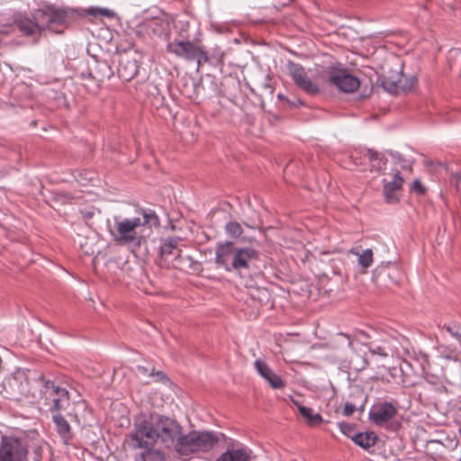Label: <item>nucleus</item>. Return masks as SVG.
I'll use <instances>...</instances> for the list:
<instances>
[{
	"label": "nucleus",
	"instance_id": "473e14b6",
	"mask_svg": "<svg viewBox=\"0 0 461 461\" xmlns=\"http://www.w3.org/2000/svg\"><path fill=\"white\" fill-rule=\"evenodd\" d=\"M93 178V173L89 171L79 172L77 176H75V179L82 185H87Z\"/></svg>",
	"mask_w": 461,
	"mask_h": 461
},
{
	"label": "nucleus",
	"instance_id": "6e6552de",
	"mask_svg": "<svg viewBox=\"0 0 461 461\" xmlns=\"http://www.w3.org/2000/svg\"><path fill=\"white\" fill-rule=\"evenodd\" d=\"M367 339H371V337L366 332H360L359 339L362 340V344L367 348L368 352L371 356H378L381 357H387L390 354H393L395 346L393 345V339L388 336H384L379 339H370L366 340Z\"/></svg>",
	"mask_w": 461,
	"mask_h": 461
},
{
	"label": "nucleus",
	"instance_id": "4468645a",
	"mask_svg": "<svg viewBox=\"0 0 461 461\" xmlns=\"http://www.w3.org/2000/svg\"><path fill=\"white\" fill-rule=\"evenodd\" d=\"M254 366L258 375L264 378L272 388L281 389L285 387V383L282 378L276 375L264 360L260 358L256 359Z\"/></svg>",
	"mask_w": 461,
	"mask_h": 461
},
{
	"label": "nucleus",
	"instance_id": "412c9836",
	"mask_svg": "<svg viewBox=\"0 0 461 461\" xmlns=\"http://www.w3.org/2000/svg\"><path fill=\"white\" fill-rule=\"evenodd\" d=\"M376 440L377 436L373 431L355 433L353 438V442L364 449H368L373 447Z\"/></svg>",
	"mask_w": 461,
	"mask_h": 461
},
{
	"label": "nucleus",
	"instance_id": "49530a36",
	"mask_svg": "<svg viewBox=\"0 0 461 461\" xmlns=\"http://www.w3.org/2000/svg\"><path fill=\"white\" fill-rule=\"evenodd\" d=\"M92 216V213L88 212L87 214H86V217H91Z\"/></svg>",
	"mask_w": 461,
	"mask_h": 461
},
{
	"label": "nucleus",
	"instance_id": "79ce46f5",
	"mask_svg": "<svg viewBox=\"0 0 461 461\" xmlns=\"http://www.w3.org/2000/svg\"><path fill=\"white\" fill-rule=\"evenodd\" d=\"M337 336L339 338L344 339L347 341L348 346L351 345V340L348 335H346L344 333H339Z\"/></svg>",
	"mask_w": 461,
	"mask_h": 461
},
{
	"label": "nucleus",
	"instance_id": "e433bc0d",
	"mask_svg": "<svg viewBox=\"0 0 461 461\" xmlns=\"http://www.w3.org/2000/svg\"><path fill=\"white\" fill-rule=\"evenodd\" d=\"M412 189L415 190L417 193L422 194L425 193V188L422 185L421 182L418 179L414 180L412 183Z\"/></svg>",
	"mask_w": 461,
	"mask_h": 461
},
{
	"label": "nucleus",
	"instance_id": "b1692460",
	"mask_svg": "<svg viewBox=\"0 0 461 461\" xmlns=\"http://www.w3.org/2000/svg\"><path fill=\"white\" fill-rule=\"evenodd\" d=\"M365 158L368 159L371 163V167L375 170L383 169L387 162V159L383 155L373 149H366Z\"/></svg>",
	"mask_w": 461,
	"mask_h": 461
},
{
	"label": "nucleus",
	"instance_id": "a211bd4d",
	"mask_svg": "<svg viewBox=\"0 0 461 461\" xmlns=\"http://www.w3.org/2000/svg\"><path fill=\"white\" fill-rule=\"evenodd\" d=\"M139 72V64L134 59H122L119 63L118 76L122 80L130 81Z\"/></svg>",
	"mask_w": 461,
	"mask_h": 461
},
{
	"label": "nucleus",
	"instance_id": "72a5a7b5",
	"mask_svg": "<svg viewBox=\"0 0 461 461\" xmlns=\"http://www.w3.org/2000/svg\"><path fill=\"white\" fill-rule=\"evenodd\" d=\"M180 261L184 265H187L191 270L195 271L197 267L200 266V264L193 258L191 256H185L181 257L179 256Z\"/></svg>",
	"mask_w": 461,
	"mask_h": 461
},
{
	"label": "nucleus",
	"instance_id": "c85d7f7f",
	"mask_svg": "<svg viewBox=\"0 0 461 461\" xmlns=\"http://www.w3.org/2000/svg\"><path fill=\"white\" fill-rule=\"evenodd\" d=\"M445 329L453 338L461 343V326L456 322L445 323Z\"/></svg>",
	"mask_w": 461,
	"mask_h": 461
},
{
	"label": "nucleus",
	"instance_id": "bb28decb",
	"mask_svg": "<svg viewBox=\"0 0 461 461\" xmlns=\"http://www.w3.org/2000/svg\"><path fill=\"white\" fill-rule=\"evenodd\" d=\"M437 351L446 359L452 360L454 362L459 361V357L455 348H450L446 345H438L437 347Z\"/></svg>",
	"mask_w": 461,
	"mask_h": 461
},
{
	"label": "nucleus",
	"instance_id": "f3484780",
	"mask_svg": "<svg viewBox=\"0 0 461 461\" xmlns=\"http://www.w3.org/2000/svg\"><path fill=\"white\" fill-rule=\"evenodd\" d=\"M52 421L55 425V429L60 438L65 444H68V442L72 439V429L68 421L65 419V417L59 414L52 415Z\"/></svg>",
	"mask_w": 461,
	"mask_h": 461
},
{
	"label": "nucleus",
	"instance_id": "6ab92c4d",
	"mask_svg": "<svg viewBox=\"0 0 461 461\" xmlns=\"http://www.w3.org/2000/svg\"><path fill=\"white\" fill-rule=\"evenodd\" d=\"M181 241L180 238L177 237H168L164 239L161 241L159 247V252L162 257H167L169 255H174L176 258H179V249L178 244Z\"/></svg>",
	"mask_w": 461,
	"mask_h": 461
},
{
	"label": "nucleus",
	"instance_id": "c03bdc74",
	"mask_svg": "<svg viewBox=\"0 0 461 461\" xmlns=\"http://www.w3.org/2000/svg\"><path fill=\"white\" fill-rule=\"evenodd\" d=\"M100 66L107 68V64L106 63H101Z\"/></svg>",
	"mask_w": 461,
	"mask_h": 461
},
{
	"label": "nucleus",
	"instance_id": "0eeeda50",
	"mask_svg": "<svg viewBox=\"0 0 461 461\" xmlns=\"http://www.w3.org/2000/svg\"><path fill=\"white\" fill-rule=\"evenodd\" d=\"M28 450L23 442L12 436H3L0 443V461H24Z\"/></svg>",
	"mask_w": 461,
	"mask_h": 461
},
{
	"label": "nucleus",
	"instance_id": "4be33fe9",
	"mask_svg": "<svg viewBox=\"0 0 461 461\" xmlns=\"http://www.w3.org/2000/svg\"><path fill=\"white\" fill-rule=\"evenodd\" d=\"M366 402V398L363 395V393H359V396L357 397L354 402H346L342 410V414L344 416H350L355 411H359L362 413L365 410V404Z\"/></svg>",
	"mask_w": 461,
	"mask_h": 461
},
{
	"label": "nucleus",
	"instance_id": "cd10ccee",
	"mask_svg": "<svg viewBox=\"0 0 461 461\" xmlns=\"http://www.w3.org/2000/svg\"><path fill=\"white\" fill-rule=\"evenodd\" d=\"M47 23H42L43 25H49L50 27H47L46 30L51 29L52 23H63L66 20V14L65 12L61 10H56L50 14L46 15Z\"/></svg>",
	"mask_w": 461,
	"mask_h": 461
},
{
	"label": "nucleus",
	"instance_id": "c9c22d12",
	"mask_svg": "<svg viewBox=\"0 0 461 461\" xmlns=\"http://www.w3.org/2000/svg\"><path fill=\"white\" fill-rule=\"evenodd\" d=\"M137 371L140 375H143L144 377L153 376L154 375V368L149 369V367L143 366H138Z\"/></svg>",
	"mask_w": 461,
	"mask_h": 461
},
{
	"label": "nucleus",
	"instance_id": "5701e85b",
	"mask_svg": "<svg viewBox=\"0 0 461 461\" xmlns=\"http://www.w3.org/2000/svg\"><path fill=\"white\" fill-rule=\"evenodd\" d=\"M321 397L328 400L327 406L330 407V411L334 412H339L340 404L336 396V393L334 387L331 385L324 386L321 389Z\"/></svg>",
	"mask_w": 461,
	"mask_h": 461
},
{
	"label": "nucleus",
	"instance_id": "2eb2a0df",
	"mask_svg": "<svg viewBox=\"0 0 461 461\" xmlns=\"http://www.w3.org/2000/svg\"><path fill=\"white\" fill-rule=\"evenodd\" d=\"M402 184L403 178L402 177L400 172H396L393 180L390 182H386L384 179L383 194L387 203H395L398 202V197L395 192L402 188Z\"/></svg>",
	"mask_w": 461,
	"mask_h": 461
},
{
	"label": "nucleus",
	"instance_id": "1a4fd4ad",
	"mask_svg": "<svg viewBox=\"0 0 461 461\" xmlns=\"http://www.w3.org/2000/svg\"><path fill=\"white\" fill-rule=\"evenodd\" d=\"M369 419L376 426L383 427L397 414V405L391 402H381L373 405Z\"/></svg>",
	"mask_w": 461,
	"mask_h": 461
},
{
	"label": "nucleus",
	"instance_id": "9b49d317",
	"mask_svg": "<svg viewBox=\"0 0 461 461\" xmlns=\"http://www.w3.org/2000/svg\"><path fill=\"white\" fill-rule=\"evenodd\" d=\"M251 454L252 451L249 447L240 442H231L215 461H250Z\"/></svg>",
	"mask_w": 461,
	"mask_h": 461
},
{
	"label": "nucleus",
	"instance_id": "39448f33",
	"mask_svg": "<svg viewBox=\"0 0 461 461\" xmlns=\"http://www.w3.org/2000/svg\"><path fill=\"white\" fill-rule=\"evenodd\" d=\"M41 393L44 399L43 404L52 415L61 413L70 402L69 392L64 387L56 385L50 380L44 381Z\"/></svg>",
	"mask_w": 461,
	"mask_h": 461
},
{
	"label": "nucleus",
	"instance_id": "58836bf2",
	"mask_svg": "<svg viewBox=\"0 0 461 461\" xmlns=\"http://www.w3.org/2000/svg\"><path fill=\"white\" fill-rule=\"evenodd\" d=\"M288 106H297L299 104H301V101L298 98L289 99L288 97L285 98V101Z\"/></svg>",
	"mask_w": 461,
	"mask_h": 461
},
{
	"label": "nucleus",
	"instance_id": "a18cd8bd",
	"mask_svg": "<svg viewBox=\"0 0 461 461\" xmlns=\"http://www.w3.org/2000/svg\"><path fill=\"white\" fill-rule=\"evenodd\" d=\"M318 419H319V422L322 421V418H321V416L320 414L318 416Z\"/></svg>",
	"mask_w": 461,
	"mask_h": 461
},
{
	"label": "nucleus",
	"instance_id": "7ed1b4c3",
	"mask_svg": "<svg viewBox=\"0 0 461 461\" xmlns=\"http://www.w3.org/2000/svg\"><path fill=\"white\" fill-rule=\"evenodd\" d=\"M139 214L132 218L120 219L118 216L113 218L116 231H111V234L114 240L124 244L136 243L137 228L145 226L151 229L159 226V218L152 209H140Z\"/></svg>",
	"mask_w": 461,
	"mask_h": 461
},
{
	"label": "nucleus",
	"instance_id": "37998d69",
	"mask_svg": "<svg viewBox=\"0 0 461 461\" xmlns=\"http://www.w3.org/2000/svg\"><path fill=\"white\" fill-rule=\"evenodd\" d=\"M277 98H278L279 100H281V101H285L286 96H285V95H284L283 94H280V93H279V94L277 95Z\"/></svg>",
	"mask_w": 461,
	"mask_h": 461
},
{
	"label": "nucleus",
	"instance_id": "a19ab883",
	"mask_svg": "<svg viewBox=\"0 0 461 461\" xmlns=\"http://www.w3.org/2000/svg\"><path fill=\"white\" fill-rule=\"evenodd\" d=\"M452 57L459 58L460 59V69H461V51L459 50H452L449 52V59Z\"/></svg>",
	"mask_w": 461,
	"mask_h": 461
},
{
	"label": "nucleus",
	"instance_id": "423d86ee",
	"mask_svg": "<svg viewBox=\"0 0 461 461\" xmlns=\"http://www.w3.org/2000/svg\"><path fill=\"white\" fill-rule=\"evenodd\" d=\"M167 50L186 61H194L197 65V69L203 63L209 61L205 49L190 41L175 40L170 41L167 44Z\"/></svg>",
	"mask_w": 461,
	"mask_h": 461
},
{
	"label": "nucleus",
	"instance_id": "c756f323",
	"mask_svg": "<svg viewBox=\"0 0 461 461\" xmlns=\"http://www.w3.org/2000/svg\"><path fill=\"white\" fill-rule=\"evenodd\" d=\"M225 230L227 234L232 238H239L243 232L241 225L237 221H229Z\"/></svg>",
	"mask_w": 461,
	"mask_h": 461
},
{
	"label": "nucleus",
	"instance_id": "de8ad7c7",
	"mask_svg": "<svg viewBox=\"0 0 461 461\" xmlns=\"http://www.w3.org/2000/svg\"><path fill=\"white\" fill-rule=\"evenodd\" d=\"M456 363H459L461 365V359L459 358V361H457Z\"/></svg>",
	"mask_w": 461,
	"mask_h": 461
},
{
	"label": "nucleus",
	"instance_id": "dca6fc26",
	"mask_svg": "<svg viewBox=\"0 0 461 461\" xmlns=\"http://www.w3.org/2000/svg\"><path fill=\"white\" fill-rule=\"evenodd\" d=\"M233 247L231 243L219 246L215 253V264L227 272L232 271L231 260L233 258Z\"/></svg>",
	"mask_w": 461,
	"mask_h": 461
},
{
	"label": "nucleus",
	"instance_id": "393cba45",
	"mask_svg": "<svg viewBox=\"0 0 461 461\" xmlns=\"http://www.w3.org/2000/svg\"><path fill=\"white\" fill-rule=\"evenodd\" d=\"M369 365L366 355L360 356L358 354L354 355L349 361V367L356 371L360 372L366 369Z\"/></svg>",
	"mask_w": 461,
	"mask_h": 461
},
{
	"label": "nucleus",
	"instance_id": "f704fd0d",
	"mask_svg": "<svg viewBox=\"0 0 461 461\" xmlns=\"http://www.w3.org/2000/svg\"><path fill=\"white\" fill-rule=\"evenodd\" d=\"M449 181L450 185L454 186L456 191H461V175L459 173H452Z\"/></svg>",
	"mask_w": 461,
	"mask_h": 461
},
{
	"label": "nucleus",
	"instance_id": "4c0bfd02",
	"mask_svg": "<svg viewBox=\"0 0 461 461\" xmlns=\"http://www.w3.org/2000/svg\"><path fill=\"white\" fill-rule=\"evenodd\" d=\"M98 13L103 15V16H105V17H113L114 16V12L113 10H110L108 8H103V9H99L98 10Z\"/></svg>",
	"mask_w": 461,
	"mask_h": 461
},
{
	"label": "nucleus",
	"instance_id": "ea45409f",
	"mask_svg": "<svg viewBox=\"0 0 461 461\" xmlns=\"http://www.w3.org/2000/svg\"><path fill=\"white\" fill-rule=\"evenodd\" d=\"M153 375H155L157 377L158 381L167 380V377L163 371H157L156 373L154 372Z\"/></svg>",
	"mask_w": 461,
	"mask_h": 461
},
{
	"label": "nucleus",
	"instance_id": "f8f14e48",
	"mask_svg": "<svg viewBox=\"0 0 461 461\" xmlns=\"http://www.w3.org/2000/svg\"><path fill=\"white\" fill-rule=\"evenodd\" d=\"M288 70L294 84L299 88L311 95L317 94V86L312 84L304 68L300 64L290 62L288 64Z\"/></svg>",
	"mask_w": 461,
	"mask_h": 461
},
{
	"label": "nucleus",
	"instance_id": "20e7f679",
	"mask_svg": "<svg viewBox=\"0 0 461 461\" xmlns=\"http://www.w3.org/2000/svg\"><path fill=\"white\" fill-rule=\"evenodd\" d=\"M222 434L214 431L192 430L187 434L179 433L174 440L172 447L180 456H189L199 452L212 450L220 440Z\"/></svg>",
	"mask_w": 461,
	"mask_h": 461
},
{
	"label": "nucleus",
	"instance_id": "7c9ffc66",
	"mask_svg": "<svg viewBox=\"0 0 461 461\" xmlns=\"http://www.w3.org/2000/svg\"><path fill=\"white\" fill-rule=\"evenodd\" d=\"M339 428L341 433L353 441L354 434L357 433L356 425L348 422H339Z\"/></svg>",
	"mask_w": 461,
	"mask_h": 461
},
{
	"label": "nucleus",
	"instance_id": "a878e982",
	"mask_svg": "<svg viewBox=\"0 0 461 461\" xmlns=\"http://www.w3.org/2000/svg\"><path fill=\"white\" fill-rule=\"evenodd\" d=\"M351 252L358 256V264L362 267L367 268L371 266L373 262V251L371 249L363 250L361 254H359L357 251H355V249H352Z\"/></svg>",
	"mask_w": 461,
	"mask_h": 461
},
{
	"label": "nucleus",
	"instance_id": "9d476101",
	"mask_svg": "<svg viewBox=\"0 0 461 461\" xmlns=\"http://www.w3.org/2000/svg\"><path fill=\"white\" fill-rule=\"evenodd\" d=\"M232 270L248 269L251 262L258 260V252L252 247L233 248Z\"/></svg>",
	"mask_w": 461,
	"mask_h": 461
},
{
	"label": "nucleus",
	"instance_id": "f257e3e1",
	"mask_svg": "<svg viewBox=\"0 0 461 461\" xmlns=\"http://www.w3.org/2000/svg\"><path fill=\"white\" fill-rule=\"evenodd\" d=\"M181 430L182 427L176 420L151 413L135 422L129 433V445L132 449H144L140 454L142 461H163L164 455L155 449V446L159 444L164 448H172L174 440Z\"/></svg>",
	"mask_w": 461,
	"mask_h": 461
},
{
	"label": "nucleus",
	"instance_id": "aec40b11",
	"mask_svg": "<svg viewBox=\"0 0 461 461\" xmlns=\"http://www.w3.org/2000/svg\"><path fill=\"white\" fill-rule=\"evenodd\" d=\"M16 24L19 31L26 36L34 35L37 32L46 30L47 27H50L49 25H43L42 23H38L29 19L20 20Z\"/></svg>",
	"mask_w": 461,
	"mask_h": 461
},
{
	"label": "nucleus",
	"instance_id": "2f4dec72",
	"mask_svg": "<svg viewBox=\"0 0 461 461\" xmlns=\"http://www.w3.org/2000/svg\"><path fill=\"white\" fill-rule=\"evenodd\" d=\"M298 409H299L300 414L304 419L307 420V421L310 425H314V423L317 422V414L316 415L312 414V409L303 406V405H300Z\"/></svg>",
	"mask_w": 461,
	"mask_h": 461
},
{
	"label": "nucleus",
	"instance_id": "f03ea898",
	"mask_svg": "<svg viewBox=\"0 0 461 461\" xmlns=\"http://www.w3.org/2000/svg\"><path fill=\"white\" fill-rule=\"evenodd\" d=\"M319 78L335 86L343 93H354L360 86L358 77L351 75L332 56L321 53L319 54Z\"/></svg>",
	"mask_w": 461,
	"mask_h": 461
},
{
	"label": "nucleus",
	"instance_id": "ddd939ff",
	"mask_svg": "<svg viewBox=\"0 0 461 461\" xmlns=\"http://www.w3.org/2000/svg\"><path fill=\"white\" fill-rule=\"evenodd\" d=\"M402 78L403 75L402 73H397L392 77H384L381 81V85L387 92L391 94H396L400 90L404 92L411 91L417 82L416 78L411 77L408 79H405L404 84L402 83Z\"/></svg>",
	"mask_w": 461,
	"mask_h": 461
}]
</instances>
